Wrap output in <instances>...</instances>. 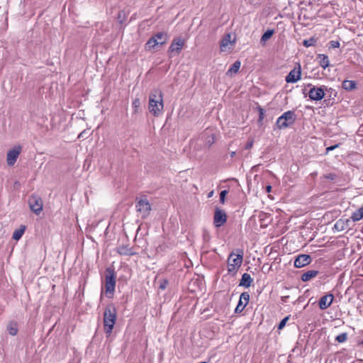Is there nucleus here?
Segmentation results:
<instances>
[{
  "label": "nucleus",
  "instance_id": "nucleus-1",
  "mask_svg": "<svg viewBox=\"0 0 363 363\" xmlns=\"http://www.w3.org/2000/svg\"><path fill=\"white\" fill-rule=\"evenodd\" d=\"M117 319V311L113 303H109L104 312V330L106 337H109L113 331Z\"/></svg>",
  "mask_w": 363,
  "mask_h": 363
},
{
  "label": "nucleus",
  "instance_id": "nucleus-2",
  "mask_svg": "<svg viewBox=\"0 0 363 363\" xmlns=\"http://www.w3.org/2000/svg\"><path fill=\"white\" fill-rule=\"evenodd\" d=\"M149 111L154 116H158L163 111V94L160 89H154L149 96Z\"/></svg>",
  "mask_w": 363,
  "mask_h": 363
},
{
  "label": "nucleus",
  "instance_id": "nucleus-3",
  "mask_svg": "<svg viewBox=\"0 0 363 363\" xmlns=\"http://www.w3.org/2000/svg\"><path fill=\"white\" fill-rule=\"evenodd\" d=\"M244 252L236 249L228 255V273L235 274L242 265Z\"/></svg>",
  "mask_w": 363,
  "mask_h": 363
},
{
  "label": "nucleus",
  "instance_id": "nucleus-4",
  "mask_svg": "<svg viewBox=\"0 0 363 363\" xmlns=\"http://www.w3.org/2000/svg\"><path fill=\"white\" fill-rule=\"evenodd\" d=\"M116 283V275L114 269L108 267L105 274V294L107 298H111L113 296Z\"/></svg>",
  "mask_w": 363,
  "mask_h": 363
},
{
  "label": "nucleus",
  "instance_id": "nucleus-5",
  "mask_svg": "<svg viewBox=\"0 0 363 363\" xmlns=\"http://www.w3.org/2000/svg\"><path fill=\"white\" fill-rule=\"evenodd\" d=\"M227 221V214L218 207H216L213 216V225L216 229L218 238H223V235L220 232V228Z\"/></svg>",
  "mask_w": 363,
  "mask_h": 363
},
{
  "label": "nucleus",
  "instance_id": "nucleus-6",
  "mask_svg": "<svg viewBox=\"0 0 363 363\" xmlns=\"http://www.w3.org/2000/svg\"><path fill=\"white\" fill-rule=\"evenodd\" d=\"M296 120V115L294 111H289L284 113L277 118V125L279 128H286L293 124Z\"/></svg>",
  "mask_w": 363,
  "mask_h": 363
},
{
  "label": "nucleus",
  "instance_id": "nucleus-7",
  "mask_svg": "<svg viewBox=\"0 0 363 363\" xmlns=\"http://www.w3.org/2000/svg\"><path fill=\"white\" fill-rule=\"evenodd\" d=\"M185 41L183 38L178 37L174 38L168 49V55L170 58L177 56L180 54Z\"/></svg>",
  "mask_w": 363,
  "mask_h": 363
},
{
  "label": "nucleus",
  "instance_id": "nucleus-8",
  "mask_svg": "<svg viewBox=\"0 0 363 363\" xmlns=\"http://www.w3.org/2000/svg\"><path fill=\"white\" fill-rule=\"evenodd\" d=\"M28 203L31 211L35 214L39 215L43 211V201L42 199L35 194H32L29 196Z\"/></svg>",
  "mask_w": 363,
  "mask_h": 363
},
{
  "label": "nucleus",
  "instance_id": "nucleus-9",
  "mask_svg": "<svg viewBox=\"0 0 363 363\" xmlns=\"http://www.w3.org/2000/svg\"><path fill=\"white\" fill-rule=\"evenodd\" d=\"M328 88L325 86L316 87L313 86L308 92L309 98L313 101H320L323 99Z\"/></svg>",
  "mask_w": 363,
  "mask_h": 363
},
{
  "label": "nucleus",
  "instance_id": "nucleus-10",
  "mask_svg": "<svg viewBox=\"0 0 363 363\" xmlns=\"http://www.w3.org/2000/svg\"><path fill=\"white\" fill-rule=\"evenodd\" d=\"M136 208L142 215V218H146L150 215L151 206L147 199H141L136 203Z\"/></svg>",
  "mask_w": 363,
  "mask_h": 363
},
{
  "label": "nucleus",
  "instance_id": "nucleus-11",
  "mask_svg": "<svg viewBox=\"0 0 363 363\" xmlns=\"http://www.w3.org/2000/svg\"><path fill=\"white\" fill-rule=\"evenodd\" d=\"M21 151V147L20 146H16L9 150L6 156V162L9 166H13L16 163Z\"/></svg>",
  "mask_w": 363,
  "mask_h": 363
},
{
  "label": "nucleus",
  "instance_id": "nucleus-12",
  "mask_svg": "<svg viewBox=\"0 0 363 363\" xmlns=\"http://www.w3.org/2000/svg\"><path fill=\"white\" fill-rule=\"evenodd\" d=\"M250 300V294L247 292H243L240 296V300L237 307L235 308L236 313H240L243 311L245 306L248 304Z\"/></svg>",
  "mask_w": 363,
  "mask_h": 363
},
{
  "label": "nucleus",
  "instance_id": "nucleus-13",
  "mask_svg": "<svg viewBox=\"0 0 363 363\" xmlns=\"http://www.w3.org/2000/svg\"><path fill=\"white\" fill-rule=\"evenodd\" d=\"M311 262V258L308 255H300L296 258L294 266L296 268H301L310 264Z\"/></svg>",
  "mask_w": 363,
  "mask_h": 363
},
{
  "label": "nucleus",
  "instance_id": "nucleus-14",
  "mask_svg": "<svg viewBox=\"0 0 363 363\" xmlns=\"http://www.w3.org/2000/svg\"><path fill=\"white\" fill-rule=\"evenodd\" d=\"M301 67L298 69H293L289 74L286 77V81L287 83H295L301 79Z\"/></svg>",
  "mask_w": 363,
  "mask_h": 363
},
{
  "label": "nucleus",
  "instance_id": "nucleus-15",
  "mask_svg": "<svg viewBox=\"0 0 363 363\" xmlns=\"http://www.w3.org/2000/svg\"><path fill=\"white\" fill-rule=\"evenodd\" d=\"M334 296L332 294H328L320 298L319 301V307L321 310L328 308L333 303Z\"/></svg>",
  "mask_w": 363,
  "mask_h": 363
},
{
  "label": "nucleus",
  "instance_id": "nucleus-16",
  "mask_svg": "<svg viewBox=\"0 0 363 363\" xmlns=\"http://www.w3.org/2000/svg\"><path fill=\"white\" fill-rule=\"evenodd\" d=\"M117 252L121 255L130 256L135 253L132 251V248L128 245H122L117 247Z\"/></svg>",
  "mask_w": 363,
  "mask_h": 363
},
{
  "label": "nucleus",
  "instance_id": "nucleus-17",
  "mask_svg": "<svg viewBox=\"0 0 363 363\" xmlns=\"http://www.w3.org/2000/svg\"><path fill=\"white\" fill-rule=\"evenodd\" d=\"M252 282L253 279L251 276L249 274L244 273L242 276L239 285L245 288H249Z\"/></svg>",
  "mask_w": 363,
  "mask_h": 363
},
{
  "label": "nucleus",
  "instance_id": "nucleus-18",
  "mask_svg": "<svg viewBox=\"0 0 363 363\" xmlns=\"http://www.w3.org/2000/svg\"><path fill=\"white\" fill-rule=\"evenodd\" d=\"M6 330L9 335L15 336L18 333V323L16 321H11L8 323Z\"/></svg>",
  "mask_w": 363,
  "mask_h": 363
},
{
  "label": "nucleus",
  "instance_id": "nucleus-19",
  "mask_svg": "<svg viewBox=\"0 0 363 363\" xmlns=\"http://www.w3.org/2000/svg\"><path fill=\"white\" fill-rule=\"evenodd\" d=\"M350 223V219H345V220L340 219L335 224V228L337 230L341 231V230L346 229L349 226Z\"/></svg>",
  "mask_w": 363,
  "mask_h": 363
},
{
  "label": "nucleus",
  "instance_id": "nucleus-20",
  "mask_svg": "<svg viewBox=\"0 0 363 363\" xmlns=\"http://www.w3.org/2000/svg\"><path fill=\"white\" fill-rule=\"evenodd\" d=\"M205 137V139L203 140V142L205 143V145L210 147L212 144L215 142V137L213 134L209 133L208 130H206L204 133V135L202 136V138Z\"/></svg>",
  "mask_w": 363,
  "mask_h": 363
},
{
  "label": "nucleus",
  "instance_id": "nucleus-21",
  "mask_svg": "<svg viewBox=\"0 0 363 363\" xmlns=\"http://www.w3.org/2000/svg\"><path fill=\"white\" fill-rule=\"evenodd\" d=\"M319 64L323 69L327 68L330 65L328 57L324 54H319L317 57Z\"/></svg>",
  "mask_w": 363,
  "mask_h": 363
},
{
  "label": "nucleus",
  "instance_id": "nucleus-22",
  "mask_svg": "<svg viewBox=\"0 0 363 363\" xmlns=\"http://www.w3.org/2000/svg\"><path fill=\"white\" fill-rule=\"evenodd\" d=\"M153 37H155V40H157L158 45H163L167 40V34L165 32H159L156 33Z\"/></svg>",
  "mask_w": 363,
  "mask_h": 363
},
{
  "label": "nucleus",
  "instance_id": "nucleus-23",
  "mask_svg": "<svg viewBox=\"0 0 363 363\" xmlns=\"http://www.w3.org/2000/svg\"><path fill=\"white\" fill-rule=\"evenodd\" d=\"M26 230V226L21 225V227L18 229L15 230V231L13 233L12 238L15 240H18L21 238L22 235H23Z\"/></svg>",
  "mask_w": 363,
  "mask_h": 363
},
{
  "label": "nucleus",
  "instance_id": "nucleus-24",
  "mask_svg": "<svg viewBox=\"0 0 363 363\" xmlns=\"http://www.w3.org/2000/svg\"><path fill=\"white\" fill-rule=\"evenodd\" d=\"M155 37L152 36L145 43V48L146 50H152L158 45L157 40L155 39Z\"/></svg>",
  "mask_w": 363,
  "mask_h": 363
},
{
  "label": "nucleus",
  "instance_id": "nucleus-25",
  "mask_svg": "<svg viewBox=\"0 0 363 363\" xmlns=\"http://www.w3.org/2000/svg\"><path fill=\"white\" fill-rule=\"evenodd\" d=\"M318 274V272L315 270L308 271L307 272L303 274L301 277V279L303 281H308L311 280L312 278H314Z\"/></svg>",
  "mask_w": 363,
  "mask_h": 363
},
{
  "label": "nucleus",
  "instance_id": "nucleus-26",
  "mask_svg": "<svg viewBox=\"0 0 363 363\" xmlns=\"http://www.w3.org/2000/svg\"><path fill=\"white\" fill-rule=\"evenodd\" d=\"M363 218V206L354 212L351 216V219L356 222Z\"/></svg>",
  "mask_w": 363,
  "mask_h": 363
},
{
  "label": "nucleus",
  "instance_id": "nucleus-27",
  "mask_svg": "<svg viewBox=\"0 0 363 363\" xmlns=\"http://www.w3.org/2000/svg\"><path fill=\"white\" fill-rule=\"evenodd\" d=\"M356 84L352 80H345L342 82V87L346 90H352L355 88Z\"/></svg>",
  "mask_w": 363,
  "mask_h": 363
},
{
  "label": "nucleus",
  "instance_id": "nucleus-28",
  "mask_svg": "<svg viewBox=\"0 0 363 363\" xmlns=\"http://www.w3.org/2000/svg\"><path fill=\"white\" fill-rule=\"evenodd\" d=\"M241 66V62L238 60H237L232 67L228 69V73H230L231 74H236L238 70L240 69Z\"/></svg>",
  "mask_w": 363,
  "mask_h": 363
},
{
  "label": "nucleus",
  "instance_id": "nucleus-29",
  "mask_svg": "<svg viewBox=\"0 0 363 363\" xmlns=\"http://www.w3.org/2000/svg\"><path fill=\"white\" fill-rule=\"evenodd\" d=\"M140 100L139 98H135L132 103V106L133 108V114H136L139 112V109L140 107Z\"/></svg>",
  "mask_w": 363,
  "mask_h": 363
},
{
  "label": "nucleus",
  "instance_id": "nucleus-30",
  "mask_svg": "<svg viewBox=\"0 0 363 363\" xmlns=\"http://www.w3.org/2000/svg\"><path fill=\"white\" fill-rule=\"evenodd\" d=\"M220 48L221 52L225 51L227 48V33H225L223 35L222 39L220 40Z\"/></svg>",
  "mask_w": 363,
  "mask_h": 363
},
{
  "label": "nucleus",
  "instance_id": "nucleus-31",
  "mask_svg": "<svg viewBox=\"0 0 363 363\" xmlns=\"http://www.w3.org/2000/svg\"><path fill=\"white\" fill-rule=\"evenodd\" d=\"M274 33V31L272 30H267L262 36L261 38V42H265L267 41L268 39H269L272 35H273Z\"/></svg>",
  "mask_w": 363,
  "mask_h": 363
},
{
  "label": "nucleus",
  "instance_id": "nucleus-32",
  "mask_svg": "<svg viewBox=\"0 0 363 363\" xmlns=\"http://www.w3.org/2000/svg\"><path fill=\"white\" fill-rule=\"evenodd\" d=\"M168 284L169 281L167 279H162L159 281V289L160 290H164L166 289Z\"/></svg>",
  "mask_w": 363,
  "mask_h": 363
},
{
  "label": "nucleus",
  "instance_id": "nucleus-33",
  "mask_svg": "<svg viewBox=\"0 0 363 363\" xmlns=\"http://www.w3.org/2000/svg\"><path fill=\"white\" fill-rule=\"evenodd\" d=\"M347 334L346 333H343L338 335L335 338V340L338 342H344L347 340Z\"/></svg>",
  "mask_w": 363,
  "mask_h": 363
},
{
  "label": "nucleus",
  "instance_id": "nucleus-34",
  "mask_svg": "<svg viewBox=\"0 0 363 363\" xmlns=\"http://www.w3.org/2000/svg\"><path fill=\"white\" fill-rule=\"evenodd\" d=\"M315 43V40L313 38H310V39H308V40H303V45L306 48H308V47H311L312 45H313Z\"/></svg>",
  "mask_w": 363,
  "mask_h": 363
},
{
  "label": "nucleus",
  "instance_id": "nucleus-35",
  "mask_svg": "<svg viewBox=\"0 0 363 363\" xmlns=\"http://www.w3.org/2000/svg\"><path fill=\"white\" fill-rule=\"evenodd\" d=\"M203 241L206 242H208L211 239L210 233H208V231L207 230H203Z\"/></svg>",
  "mask_w": 363,
  "mask_h": 363
},
{
  "label": "nucleus",
  "instance_id": "nucleus-36",
  "mask_svg": "<svg viewBox=\"0 0 363 363\" xmlns=\"http://www.w3.org/2000/svg\"><path fill=\"white\" fill-rule=\"evenodd\" d=\"M226 195H227V189H225V190H223V191H220V201L222 203H224Z\"/></svg>",
  "mask_w": 363,
  "mask_h": 363
},
{
  "label": "nucleus",
  "instance_id": "nucleus-37",
  "mask_svg": "<svg viewBox=\"0 0 363 363\" xmlns=\"http://www.w3.org/2000/svg\"><path fill=\"white\" fill-rule=\"evenodd\" d=\"M289 318V317H285L283 320H281V321L279 323V326H278L279 330H281L284 328Z\"/></svg>",
  "mask_w": 363,
  "mask_h": 363
},
{
  "label": "nucleus",
  "instance_id": "nucleus-38",
  "mask_svg": "<svg viewBox=\"0 0 363 363\" xmlns=\"http://www.w3.org/2000/svg\"><path fill=\"white\" fill-rule=\"evenodd\" d=\"M88 131L84 130L79 134L78 138L84 140L88 137Z\"/></svg>",
  "mask_w": 363,
  "mask_h": 363
},
{
  "label": "nucleus",
  "instance_id": "nucleus-39",
  "mask_svg": "<svg viewBox=\"0 0 363 363\" xmlns=\"http://www.w3.org/2000/svg\"><path fill=\"white\" fill-rule=\"evenodd\" d=\"M330 45L333 48H336L340 47V43L337 40H331L330 42Z\"/></svg>",
  "mask_w": 363,
  "mask_h": 363
},
{
  "label": "nucleus",
  "instance_id": "nucleus-40",
  "mask_svg": "<svg viewBox=\"0 0 363 363\" xmlns=\"http://www.w3.org/2000/svg\"><path fill=\"white\" fill-rule=\"evenodd\" d=\"M338 147H339V144H336L335 145H332V146H330V147H327L326 148V153H328L330 151H332V150L336 149Z\"/></svg>",
  "mask_w": 363,
  "mask_h": 363
},
{
  "label": "nucleus",
  "instance_id": "nucleus-41",
  "mask_svg": "<svg viewBox=\"0 0 363 363\" xmlns=\"http://www.w3.org/2000/svg\"><path fill=\"white\" fill-rule=\"evenodd\" d=\"M264 118V111L263 109L260 108L259 110V121H262Z\"/></svg>",
  "mask_w": 363,
  "mask_h": 363
},
{
  "label": "nucleus",
  "instance_id": "nucleus-42",
  "mask_svg": "<svg viewBox=\"0 0 363 363\" xmlns=\"http://www.w3.org/2000/svg\"><path fill=\"white\" fill-rule=\"evenodd\" d=\"M266 191L270 192L272 191V186L270 185L267 186Z\"/></svg>",
  "mask_w": 363,
  "mask_h": 363
},
{
  "label": "nucleus",
  "instance_id": "nucleus-43",
  "mask_svg": "<svg viewBox=\"0 0 363 363\" xmlns=\"http://www.w3.org/2000/svg\"><path fill=\"white\" fill-rule=\"evenodd\" d=\"M213 194V191H211L208 195V197H211Z\"/></svg>",
  "mask_w": 363,
  "mask_h": 363
},
{
  "label": "nucleus",
  "instance_id": "nucleus-44",
  "mask_svg": "<svg viewBox=\"0 0 363 363\" xmlns=\"http://www.w3.org/2000/svg\"><path fill=\"white\" fill-rule=\"evenodd\" d=\"M327 178L328 179H333V177L332 174H330L329 176H327Z\"/></svg>",
  "mask_w": 363,
  "mask_h": 363
},
{
  "label": "nucleus",
  "instance_id": "nucleus-45",
  "mask_svg": "<svg viewBox=\"0 0 363 363\" xmlns=\"http://www.w3.org/2000/svg\"><path fill=\"white\" fill-rule=\"evenodd\" d=\"M235 155V152H232L230 153L231 157H233Z\"/></svg>",
  "mask_w": 363,
  "mask_h": 363
},
{
  "label": "nucleus",
  "instance_id": "nucleus-46",
  "mask_svg": "<svg viewBox=\"0 0 363 363\" xmlns=\"http://www.w3.org/2000/svg\"><path fill=\"white\" fill-rule=\"evenodd\" d=\"M230 35L228 34V41L230 40Z\"/></svg>",
  "mask_w": 363,
  "mask_h": 363
},
{
  "label": "nucleus",
  "instance_id": "nucleus-47",
  "mask_svg": "<svg viewBox=\"0 0 363 363\" xmlns=\"http://www.w3.org/2000/svg\"><path fill=\"white\" fill-rule=\"evenodd\" d=\"M360 363H363V360H359Z\"/></svg>",
  "mask_w": 363,
  "mask_h": 363
},
{
  "label": "nucleus",
  "instance_id": "nucleus-48",
  "mask_svg": "<svg viewBox=\"0 0 363 363\" xmlns=\"http://www.w3.org/2000/svg\"><path fill=\"white\" fill-rule=\"evenodd\" d=\"M200 363H206V362H201Z\"/></svg>",
  "mask_w": 363,
  "mask_h": 363
},
{
  "label": "nucleus",
  "instance_id": "nucleus-49",
  "mask_svg": "<svg viewBox=\"0 0 363 363\" xmlns=\"http://www.w3.org/2000/svg\"><path fill=\"white\" fill-rule=\"evenodd\" d=\"M362 344H363V341H362Z\"/></svg>",
  "mask_w": 363,
  "mask_h": 363
}]
</instances>
